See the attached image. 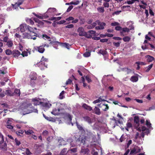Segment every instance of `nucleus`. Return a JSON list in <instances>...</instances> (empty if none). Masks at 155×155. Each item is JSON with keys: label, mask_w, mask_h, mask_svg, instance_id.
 <instances>
[{"label": "nucleus", "mask_w": 155, "mask_h": 155, "mask_svg": "<svg viewBox=\"0 0 155 155\" xmlns=\"http://www.w3.org/2000/svg\"><path fill=\"white\" fill-rule=\"evenodd\" d=\"M20 108L21 110L25 112L23 114L24 115L32 112L37 113H38V110L37 109H33L31 107V104L28 102L23 103L21 106Z\"/></svg>", "instance_id": "1"}, {"label": "nucleus", "mask_w": 155, "mask_h": 155, "mask_svg": "<svg viewBox=\"0 0 155 155\" xmlns=\"http://www.w3.org/2000/svg\"><path fill=\"white\" fill-rule=\"evenodd\" d=\"M134 121L136 123L135 124V127H136L137 130L141 131L145 130L147 128L146 127L143 126L141 127H139V118L138 116H135L134 117Z\"/></svg>", "instance_id": "2"}, {"label": "nucleus", "mask_w": 155, "mask_h": 155, "mask_svg": "<svg viewBox=\"0 0 155 155\" xmlns=\"http://www.w3.org/2000/svg\"><path fill=\"white\" fill-rule=\"evenodd\" d=\"M4 136L0 132V148L3 150H6L7 146V143L4 141Z\"/></svg>", "instance_id": "3"}, {"label": "nucleus", "mask_w": 155, "mask_h": 155, "mask_svg": "<svg viewBox=\"0 0 155 155\" xmlns=\"http://www.w3.org/2000/svg\"><path fill=\"white\" fill-rule=\"evenodd\" d=\"M32 102L35 105H37L39 104L42 105L43 101L42 100L40 99L39 97H35L32 99Z\"/></svg>", "instance_id": "4"}, {"label": "nucleus", "mask_w": 155, "mask_h": 155, "mask_svg": "<svg viewBox=\"0 0 155 155\" xmlns=\"http://www.w3.org/2000/svg\"><path fill=\"white\" fill-rule=\"evenodd\" d=\"M130 154L136 153L140 152V147L135 145L134 146L130 149Z\"/></svg>", "instance_id": "5"}, {"label": "nucleus", "mask_w": 155, "mask_h": 155, "mask_svg": "<svg viewBox=\"0 0 155 155\" xmlns=\"http://www.w3.org/2000/svg\"><path fill=\"white\" fill-rule=\"evenodd\" d=\"M97 23L98 26L95 27V29L96 30H102L104 28V26L106 25V24L104 22H101L97 20L96 21Z\"/></svg>", "instance_id": "6"}, {"label": "nucleus", "mask_w": 155, "mask_h": 155, "mask_svg": "<svg viewBox=\"0 0 155 155\" xmlns=\"http://www.w3.org/2000/svg\"><path fill=\"white\" fill-rule=\"evenodd\" d=\"M48 61V59L45 58L43 56L41 59V62L39 63V66L40 67H41L40 65V64H41V65H42L44 66L45 68H47V64L45 62L47 63Z\"/></svg>", "instance_id": "7"}, {"label": "nucleus", "mask_w": 155, "mask_h": 155, "mask_svg": "<svg viewBox=\"0 0 155 155\" xmlns=\"http://www.w3.org/2000/svg\"><path fill=\"white\" fill-rule=\"evenodd\" d=\"M77 32L79 33L80 36H86L87 35L86 32L84 31V29L82 27H79L77 30Z\"/></svg>", "instance_id": "8"}, {"label": "nucleus", "mask_w": 155, "mask_h": 155, "mask_svg": "<svg viewBox=\"0 0 155 155\" xmlns=\"http://www.w3.org/2000/svg\"><path fill=\"white\" fill-rule=\"evenodd\" d=\"M45 45H43L41 46L36 47H35V49L39 52L42 53L45 50V49L44 48V47L45 46Z\"/></svg>", "instance_id": "9"}, {"label": "nucleus", "mask_w": 155, "mask_h": 155, "mask_svg": "<svg viewBox=\"0 0 155 155\" xmlns=\"http://www.w3.org/2000/svg\"><path fill=\"white\" fill-rule=\"evenodd\" d=\"M98 106L99 107L102 108L104 111H107L109 107L107 104H105L103 103H101L100 104H98Z\"/></svg>", "instance_id": "10"}, {"label": "nucleus", "mask_w": 155, "mask_h": 155, "mask_svg": "<svg viewBox=\"0 0 155 155\" xmlns=\"http://www.w3.org/2000/svg\"><path fill=\"white\" fill-rule=\"evenodd\" d=\"M83 118L84 121L87 122L89 124L93 122V120L88 116H84L83 117Z\"/></svg>", "instance_id": "11"}, {"label": "nucleus", "mask_w": 155, "mask_h": 155, "mask_svg": "<svg viewBox=\"0 0 155 155\" xmlns=\"http://www.w3.org/2000/svg\"><path fill=\"white\" fill-rule=\"evenodd\" d=\"M139 134L138 133H137L135 136V138L136 139L135 141L138 142L139 144H140L143 143V138L139 137Z\"/></svg>", "instance_id": "12"}, {"label": "nucleus", "mask_w": 155, "mask_h": 155, "mask_svg": "<svg viewBox=\"0 0 155 155\" xmlns=\"http://www.w3.org/2000/svg\"><path fill=\"white\" fill-rule=\"evenodd\" d=\"M50 43L51 44H54V43H60L61 45L63 47H65L66 48H67L68 49H69V45L68 44H67V43H60L59 42H58V41H55V42H50Z\"/></svg>", "instance_id": "13"}, {"label": "nucleus", "mask_w": 155, "mask_h": 155, "mask_svg": "<svg viewBox=\"0 0 155 155\" xmlns=\"http://www.w3.org/2000/svg\"><path fill=\"white\" fill-rule=\"evenodd\" d=\"M21 54L20 52L18 50H14L12 51V54L14 57H17Z\"/></svg>", "instance_id": "14"}, {"label": "nucleus", "mask_w": 155, "mask_h": 155, "mask_svg": "<svg viewBox=\"0 0 155 155\" xmlns=\"http://www.w3.org/2000/svg\"><path fill=\"white\" fill-rule=\"evenodd\" d=\"M27 25L26 24L21 25L20 26V30L21 32H24L26 30H27Z\"/></svg>", "instance_id": "15"}, {"label": "nucleus", "mask_w": 155, "mask_h": 155, "mask_svg": "<svg viewBox=\"0 0 155 155\" xmlns=\"http://www.w3.org/2000/svg\"><path fill=\"white\" fill-rule=\"evenodd\" d=\"M66 116L68 118V120L69 121V122H68V124L70 125V124H71L72 126H73L75 122H74V123H72L71 122L72 118V116L69 114H67L66 115Z\"/></svg>", "instance_id": "16"}, {"label": "nucleus", "mask_w": 155, "mask_h": 155, "mask_svg": "<svg viewBox=\"0 0 155 155\" xmlns=\"http://www.w3.org/2000/svg\"><path fill=\"white\" fill-rule=\"evenodd\" d=\"M27 30H28L30 32H32L34 34V36H36L37 34L34 32V28L27 25Z\"/></svg>", "instance_id": "17"}, {"label": "nucleus", "mask_w": 155, "mask_h": 155, "mask_svg": "<svg viewBox=\"0 0 155 155\" xmlns=\"http://www.w3.org/2000/svg\"><path fill=\"white\" fill-rule=\"evenodd\" d=\"M138 75H136L132 76L130 79V80L133 82H136L137 81L138 79Z\"/></svg>", "instance_id": "18"}, {"label": "nucleus", "mask_w": 155, "mask_h": 155, "mask_svg": "<svg viewBox=\"0 0 155 155\" xmlns=\"http://www.w3.org/2000/svg\"><path fill=\"white\" fill-rule=\"evenodd\" d=\"M30 77L31 80H35L37 78V74L35 73L31 72Z\"/></svg>", "instance_id": "19"}, {"label": "nucleus", "mask_w": 155, "mask_h": 155, "mask_svg": "<svg viewBox=\"0 0 155 155\" xmlns=\"http://www.w3.org/2000/svg\"><path fill=\"white\" fill-rule=\"evenodd\" d=\"M56 10V9L54 8H49L46 12L47 13L52 14Z\"/></svg>", "instance_id": "20"}, {"label": "nucleus", "mask_w": 155, "mask_h": 155, "mask_svg": "<svg viewBox=\"0 0 155 155\" xmlns=\"http://www.w3.org/2000/svg\"><path fill=\"white\" fill-rule=\"evenodd\" d=\"M20 91L19 89H15L13 93V94L14 96H20Z\"/></svg>", "instance_id": "21"}, {"label": "nucleus", "mask_w": 155, "mask_h": 155, "mask_svg": "<svg viewBox=\"0 0 155 155\" xmlns=\"http://www.w3.org/2000/svg\"><path fill=\"white\" fill-rule=\"evenodd\" d=\"M23 38L30 39L32 38L31 35L30 33L25 32L23 34Z\"/></svg>", "instance_id": "22"}, {"label": "nucleus", "mask_w": 155, "mask_h": 155, "mask_svg": "<svg viewBox=\"0 0 155 155\" xmlns=\"http://www.w3.org/2000/svg\"><path fill=\"white\" fill-rule=\"evenodd\" d=\"M20 1V2H17L15 4V5H12L13 7L14 8H16V7L17 6L18 7L19 6L21 5L23 2V0H19Z\"/></svg>", "instance_id": "23"}, {"label": "nucleus", "mask_w": 155, "mask_h": 155, "mask_svg": "<svg viewBox=\"0 0 155 155\" xmlns=\"http://www.w3.org/2000/svg\"><path fill=\"white\" fill-rule=\"evenodd\" d=\"M82 107L85 109L90 111L92 110V108L91 107L85 104H84L82 105Z\"/></svg>", "instance_id": "24"}, {"label": "nucleus", "mask_w": 155, "mask_h": 155, "mask_svg": "<svg viewBox=\"0 0 155 155\" xmlns=\"http://www.w3.org/2000/svg\"><path fill=\"white\" fill-rule=\"evenodd\" d=\"M5 93V95L6 94L8 96H14V95L13 94V92L10 90H6Z\"/></svg>", "instance_id": "25"}, {"label": "nucleus", "mask_w": 155, "mask_h": 155, "mask_svg": "<svg viewBox=\"0 0 155 155\" xmlns=\"http://www.w3.org/2000/svg\"><path fill=\"white\" fill-rule=\"evenodd\" d=\"M67 142L70 143V145L71 147H73L76 145L75 142L72 140L71 139H69L67 140Z\"/></svg>", "instance_id": "26"}, {"label": "nucleus", "mask_w": 155, "mask_h": 155, "mask_svg": "<svg viewBox=\"0 0 155 155\" xmlns=\"http://www.w3.org/2000/svg\"><path fill=\"white\" fill-rule=\"evenodd\" d=\"M94 113L98 115H100L101 114L100 109L97 107H95V108L94 109Z\"/></svg>", "instance_id": "27"}, {"label": "nucleus", "mask_w": 155, "mask_h": 155, "mask_svg": "<svg viewBox=\"0 0 155 155\" xmlns=\"http://www.w3.org/2000/svg\"><path fill=\"white\" fill-rule=\"evenodd\" d=\"M60 110V109L59 108H58V109H54L51 112L52 114H53L56 115H57L59 113V112Z\"/></svg>", "instance_id": "28"}, {"label": "nucleus", "mask_w": 155, "mask_h": 155, "mask_svg": "<svg viewBox=\"0 0 155 155\" xmlns=\"http://www.w3.org/2000/svg\"><path fill=\"white\" fill-rule=\"evenodd\" d=\"M58 142L59 145H65L66 144V141L62 138H60L58 139Z\"/></svg>", "instance_id": "29"}, {"label": "nucleus", "mask_w": 155, "mask_h": 155, "mask_svg": "<svg viewBox=\"0 0 155 155\" xmlns=\"http://www.w3.org/2000/svg\"><path fill=\"white\" fill-rule=\"evenodd\" d=\"M42 105L44 107H47L48 108H49L51 105V104L50 103H49V102H45L44 101H43Z\"/></svg>", "instance_id": "30"}, {"label": "nucleus", "mask_w": 155, "mask_h": 155, "mask_svg": "<svg viewBox=\"0 0 155 155\" xmlns=\"http://www.w3.org/2000/svg\"><path fill=\"white\" fill-rule=\"evenodd\" d=\"M76 124L77 127L80 130L82 131V132H86L83 129L82 126H81L78 124V123L76 122Z\"/></svg>", "instance_id": "31"}, {"label": "nucleus", "mask_w": 155, "mask_h": 155, "mask_svg": "<svg viewBox=\"0 0 155 155\" xmlns=\"http://www.w3.org/2000/svg\"><path fill=\"white\" fill-rule=\"evenodd\" d=\"M122 31H120V33L121 35H123V32H128L130 31V29H129L128 28H122Z\"/></svg>", "instance_id": "32"}, {"label": "nucleus", "mask_w": 155, "mask_h": 155, "mask_svg": "<svg viewBox=\"0 0 155 155\" xmlns=\"http://www.w3.org/2000/svg\"><path fill=\"white\" fill-rule=\"evenodd\" d=\"M24 149L25 150V153L27 155H30L31 154V153L28 148L25 149L22 148L21 149V150H22L23 151H24Z\"/></svg>", "instance_id": "33"}, {"label": "nucleus", "mask_w": 155, "mask_h": 155, "mask_svg": "<svg viewBox=\"0 0 155 155\" xmlns=\"http://www.w3.org/2000/svg\"><path fill=\"white\" fill-rule=\"evenodd\" d=\"M146 57L148 58L147 61L148 62H151L154 59V58L153 57L149 55H147Z\"/></svg>", "instance_id": "34"}, {"label": "nucleus", "mask_w": 155, "mask_h": 155, "mask_svg": "<svg viewBox=\"0 0 155 155\" xmlns=\"http://www.w3.org/2000/svg\"><path fill=\"white\" fill-rule=\"evenodd\" d=\"M25 133L27 135L32 134L33 133V131L29 129L28 130H25Z\"/></svg>", "instance_id": "35"}, {"label": "nucleus", "mask_w": 155, "mask_h": 155, "mask_svg": "<svg viewBox=\"0 0 155 155\" xmlns=\"http://www.w3.org/2000/svg\"><path fill=\"white\" fill-rule=\"evenodd\" d=\"M104 101L105 100H102L101 97H99V98L98 99L94 101L93 102V103L94 104L99 103L101 101Z\"/></svg>", "instance_id": "36"}, {"label": "nucleus", "mask_w": 155, "mask_h": 155, "mask_svg": "<svg viewBox=\"0 0 155 155\" xmlns=\"http://www.w3.org/2000/svg\"><path fill=\"white\" fill-rule=\"evenodd\" d=\"M146 125L147 126V127L149 128L150 129H151V128H152L151 125V124L150 123V121L147 120L146 121Z\"/></svg>", "instance_id": "37"}, {"label": "nucleus", "mask_w": 155, "mask_h": 155, "mask_svg": "<svg viewBox=\"0 0 155 155\" xmlns=\"http://www.w3.org/2000/svg\"><path fill=\"white\" fill-rule=\"evenodd\" d=\"M126 125L127 127H125V129L128 131V128L131 127H132V125L131 123L129 122H127Z\"/></svg>", "instance_id": "38"}, {"label": "nucleus", "mask_w": 155, "mask_h": 155, "mask_svg": "<svg viewBox=\"0 0 155 155\" xmlns=\"http://www.w3.org/2000/svg\"><path fill=\"white\" fill-rule=\"evenodd\" d=\"M67 152V149L64 148L61 151L60 155H65Z\"/></svg>", "instance_id": "39"}, {"label": "nucleus", "mask_w": 155, "mask_h": 155, "mask_svg": "<svg viewBox=\"0 0 155 155\" xmlns=\"http://www.w3.org/2000/svg\"><path fill=\"white\" fill-rule=\"evenodd\" d=\"M98 11L100 13H103L104 12V9L103 7H100L97 8Z\"/></svg>", "instance_id": "40"}, {"label": "nucleus", "mask_w": 155, "mask_h": 155, "mask_svg": "<svg viewBox=\"0 0 155 155\" xmlns=\"http://www.w3.org/2000/svg\"><path fill=\"white\" fill-rule=\"evenodd\" d=\"M5 95V92L2 91V89L0 88V96L1 97H4Z\"/></svg>", "instance_id": "41"}, {"label": "nucleus", "mask_w": 155, "mask_h": 155, "mask_svg": "<svg viewBox=\"0 0 155 155\" xmlns=\"http://www.w3.org/2000/svg\"><path fill=\"white\" fill-rule=\"evenodd\" d=\"M130 39V38L128 36H125L123 38V40L125 42H128Z\"/></svg>", "instance_id": "42"}, {"label": "nucleus", "mask_w": 155, "mask_h": 155, "mask_svg": "<svg viewBox=\"0 0 155 155\" xmlns=\"http://www.w3.org/2000/svg\"><path fill=\"white\" fill-rule=\"evenodd\" d=\"M89 151V150L87 149H82L81 150V152L82 153H83L84 154H86Z\"/></svg>", "instance_id": "43"}, {"label": "nucleus", "mask_w": 155, "mask_h": 155, "mask_svg": "<svg viewBox=\"0 0 155 155\" xmlns=\"http://www.w3.org/2000/svg\"><path fill=\"white\" fill-rule=\"evenodd\" d=\"M26 21L28 23L31 25H33L34 24V21L31 19H27L26 20Z\"/></svg>", "instance_id": "44"}, {"label": "nucleus", "mask_w": 155, "mask_h": 155, "mask_svg": "<svg viewBox=\"0 0 155 155\" xmlns=\"http://www.w3.org/2000/svg\"><path fill=\"white\" fill-rule=\"evenodd\" d=\"M7 45L9 47H12L13 45L12 41H8L7 42Z\"/></svg>", "instance_id": "45"}, {"label": "nucleus", "mask_w": 155, "mask_h": 155, "mask_svg": "<svg viewBox=\"0 0 155 155\" xmlns=\"http://www.w3.org/2000/svg\"><path fill=\"white\" fill-rule=\"evenodd\" d=\"M99 53L103 55L106 54H107V52L104 50H100L99 51Z\"/></svg>", "instance_id": "46"}, {"label": "nucleus", "mask_w": 155, "mask_h": 155, "mask_svg": "<svg viewBox=\"0 0 155 155\" xmlns=\"http://www.w3.org/2000/svg\"><path fill=\"white\" fill-rule=\"evenodd\" d=\"M24 133V131L22 130H19V131H16V134L18 135H20L21 134H22Z\"/></svg>", "instance_id": "47"}, {"label": "nucleus", "mask_w": 155, "mask_h": 155, "mask_svg": "<svg viewBox=\"0 0 155 155\" xmlns=\"http://www.w3.org/2000/svg\"><path fill=\"white\" fill-rule=\"evenodd\" d=\"M91 55L90 52H89L87 51L84 53L83 55L85 57H88L90 56Z\"/></svg>", "instance_id": "48"}, {"label": "nucleus", "mask_w": 155, "mask_h": 155, "mask_svg": "<svg viewBox=\"0 0 155 155\" xmlns=\"http://www.w3.org/2000/svg\"><path fill=\"white\" fill-rule=\"evenodd\" d=\"M5 53L6 54L10 55L11 54H12V52L9 49H7L5 51Z\"/></svg>", "instance_id": "49"}, {"label": "nucleus", "mask_w": 155, "mask_h": 155, "mask_svg": "<svg viewBox=\"0 0 155 155\" xmlns=\"http://www.w3.org/2000/svg\"><path fill=\"white\" fill-rule=\"evenodd\" d=\"M43 116L48 121H51L53 119V118H51V117H46L44 114H43Z\"/></svg>", "instance_id": "50"}, {"label": "nucleus", "mask_w": 155, "mask_h": 155, "mask_svg": "<svg viewBox=\"0 0 155 155\" xmlns=\"http://www.w3.org/2000/svg\"><path fill=\"white\" fill-rule=\"evenodd\" d=\"M79 3V1L78 0H77L74 2H71V4L72 5H77Z\"/></svg>", "instance_id": "51"}, {"label": "nucleus", "mask_w": 155, "mask_h": 155, "mask_svg": "<svg viewBox=\"0 0 155 155\" xmlns=\"http://www.w3.org/2000/svg\"><path fill=\"white\" fill-rule=\"evenodd\" d=\"M85 78L88 83H89L92 82V80L88 76H86L85 77Z\"/></svg>", "instance_id": "52"}, {"label": "nucleus", "mask_w": 155, "mask_h": 155, "mask_svg": "<svg viewBox=\"0 0 155 155\" xmlns=\"http://www.w3.org/2000/svg\"><path fill=\"white\" fill-rule=\"evenodd\" d=\"M142 131V132L141 133V134H139V137H140V138H143L145 135L144 133H143V132L144 131Z\"/></svg>", "instance_id": "53"}, {"label": "nucleus", "mask_w": 155, "mask_h": 155, "mask_svg": "<svg viewBox=\"0 0 155 155\" xmlns=\"http://www.w3.org/2000/svg\"><path fill=\"white\" fill-rule=\"evenodd\" d=\"M15 141L16 143V145L17 146H19L21 144L20 141L18 140L16 138L15 139Z\"/></svg>", "instance_id": "54"}, {"label": "nucleus", "mask_w": 155, "mask_h": 155, "mask_svg": "<svg viewBox=\"0 0 155 155\" xmlns=\"http://www.w3.org/2000/svg\"><path fill=\"white\" fill-rule=\"evenodd\" d=\"M153 64H151L149 65L148 67L147 68L146 70V72H148L151 69V68L152 67Z\"/></svg>", "instance_id": "55"}, {"label": "nucleus", "mask_w": 155, "mask_h": 155, "mask_svg": "<svg viewBox=\"0 0 155 155\" xmlns=\"http://www.w3.org/2000/svg\"><path fill=\"white\" fill-rule=\"evenodd\" d=\"M48 134V132L47 130H45L42 133V135L44 136H47Z\"/></svg>", "instance_id": "56"}, {"label": "nucleus", "mask_w": 155, "mask_h": 155, "mask_svg": "<svg viewBox=\"0 0 155 155\" xmlns=\"http://www.w3.org/2000/svg\"><path fill=\"white\" fill-rule=\"evenodd\" d=\"M135 100L138 103H142L143 101H147L140 100V99H135Z\"/></svg>", "instance_id": "57"}, {"label": "nucleus", "mask_w": 155, "mask_h": 155, "mask_svg": "<svg viewBox=\"0 0 155 155\" xmlns=\"http://www.w3.org/2000/svg\"><path fill=\"white\" fill-rule=\"evenodd\" d=\"M138 0H131L127 2V3L128 4H131L133 3L135 1H137Z\"/></svg>", "instance_id": "58"}, {"label": "nucleus", "mask_w": 155, "mask_h": 155, "mask_svg": "<svg viewBox=\"0 0 155 155\" xmlns=\"http://www.w3.org/2000/svg\"><path fill=\"white\" fill-rule=\"evenodd\" d=\"M120 25V24L117 22H114L111 23V25L112 26H118Z\"/></svg>", "instance_id": "59"}, {"label": "nucleus", "mask_w": 155, "mask_h": 155, "mask_svg": "<svg viewBox=\"0 0 155 155\" xmlns=\"http://www.w3.org/2000/svg\"><path fill=\"white\" fill-rule=\"evenodd\" d=\"M13 119L12 118H9L7 121V123L8 124H11Z\"/></svg>", "instance_id": "60"}, {"label": "nucleus", "mask_w": 155, "mask_h": 155, "mask_svg": "<svg viewBox=\"0 0 155 155\" xmlns=\"http://www.w3.org/2000/svg\"><path fill=\"white\" fill-rule=\"evenodd\" d=\"M113 44L116 47H118L120 46V42H113Z\"/></svg>", "instance_id": "61"}, {"label": "nucleus", "mask_w": 155, "mask_h": 155, "mask_svg": "<svg viewBox=\"0 0 155 155\" xmlns=\"http://www.w3.org/2000/svg\"><path fill=\"white\" fill-rule=\"evenodd\" d=\"M115 29L117 31H121L122 30V28L121 27L118 25L115 27Z\"/></svg>", "instance_id": "62"}, {"label": "nucleus", "mask_w": 155, "mask_h": 155, "mask_svg": "<svg viewBox=\"0 0 155 155\" xmlns=\"http://www.w3.org/2000/svg\"><path fill=\"white\" fill-rule=\"evenodd\" d=\"M74 18L72 17H69L67 18L66 19V21H73L74 20Z\"/></svg>", "instance_id": "63"}, {"label": "nucleus", "mask_w": 155, "mask_h": 155, "mask_svg": "<svg viewBox=\"0 0 155 155\" xmlns=\"http://www.w3.org/2000/svg\"><path fill=\"white\" fill-rule=\"evenodd\" d=\"M155 109V105L153 106H152L150 107L147 110H153Z\"/></svg>", "instance_id": "64"}]
</instances>
